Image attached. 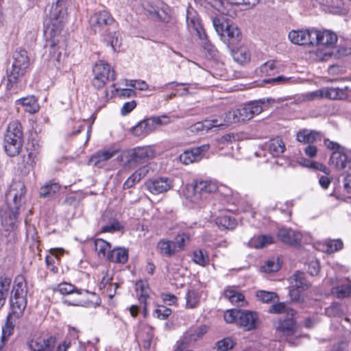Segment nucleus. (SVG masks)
I'll list each match as a JSON object with an SVG mask.
<instances>
[{
  "instance_id": "nucleus-1",
  "label": "nucleus",
  "mask_w": 351,
  "mask_h": 351,
  "mask_svg": "<svg viewBox=\"0 0 351 351\" xmlns=\"http://www.w3.org/2000/svg\"><path fill=\"white\" fill-rule=\"evenodd\" d=\"M12 278L6 274H0V310L10 298L12 313L10 318H20L27 306V282L23 276H17L12 285Z\"/></svg>"
},
{
  "instance_id": "nucleus-2",
  "label": "nucleus",
  "mask_w": 351,
  "mask_h": 351,
  "mask_svg": "<svg viewBox=\"0 0 351 351\" xmlns=\"http://www.w3.org/2000/svg\"><path fill=\"white\" fill-rule=\"evenodd\" d=\"M26 188L23 182L15 181L5 193L7 205L0 208V223L5 231L14 229L18 217L24 210Z\"/></svg>"
},
{
  "instance_id": "nucleus-3",
  "label": "nucleus",
  "mask_w": 351,
  "mask_h": 351,
  "mask_svg": "<svg viewBox=\"0 0 351 351\" xmlns=\"http://www.w3.org/2000/svg\"><path fill=\"white\" fill-rule=\"evenodd\" d=\"M67 0H57L53 3L49 14V18L45 22L44 35L47 40L56 39L62 32L64 19L67 15Z\"/></svg>"
},
{
  "instance_id": "nucleus-4",
  "label": "nucleus",
  "mask_w": 351,
  "mask_h": 351,
  "mask_svg": "<svg viewBox=\"0 0 351 351\" xmlns=\"http://www.w3.org/2000/svg\"><path fill=\"white\" fill-rule=\"evenodd\" d=\"M270 101L269 99L252 101L241 108L226 112L223 121H221L223 123L222 126L243 123L252 119L254 115L261 113Z\"/></svg>"
},
{
  "instance_id": "nucleus-5",
  "label": "nucleus",
  "mask_w": 351,
  "mask_h": 351,
  "mask_svg": "<svg viewBox=\"0 0 351 351\" xmlns=\"http://www.w3.org/2000/svg\"><path fill=\"white\" fill-rule=\"evenodd\" d=\"M13 62L11 70H7V88L12 90L26 72L29 60L27 52L23 49H16L13 53Z\"/></svg>"
},
{
  "instance_id": "nucleus-6",
  "label": "nucleus",
  "mask_w": 351,
  "mask_h": 351,
  "mask_svg": "<svg viewBox=\"0 0 351 351\" xmlns=\"http://www.w3.org/2000/svg\"><path fill=\"white\" fill-rule=\"evenodd\" d=\"M154 150L150 146L136 147L125 151L117 157L123 167L134 169L154 157Z\"/></svg>"
},
{
  "instance_id": "nucleus-7",
  "label": "nucleus",
  "mask_w": 351,
  "mask_h": 351,
  "mask_svg": "<svg viewBox=\"0 0 351 351\" xmlns=\"http://www.w3.org/2000/svg\"><path fill=\"white\" fill-rule=\"evenodd\" d=\"M136 10L154 21L169 22L170 20V8L160 0H143Z\"/></svg>"
},
{
  "instance_id": "nucleus-8",
  "label": "nucleus",
  "mask_w": 351,
  "mask_h": 351,
  "mask_svg": "<svg viewBox=\"0 0 351 351\" xmlns=\"http://www.w3.org/2000/svg\"><path fill=\"white\" fill-rule=\"evenodd\" d=\"M217 190L218 186L216 182L212 180H198L193 184L186 185L184 195L190 202L197 204L217 192Z\"/></svg>"
},
{
  "instance_id": "nucleus-9",
  "label": "nucleus",
  "mask_w": 351,
  "mask_h": 351,
  "mask_svg": "<svg viewBox=\"0 0 351 351\" xmlns=\"http://www.w3.org/2000/svg\"><path fill=\"white\" fill-rule=\"evenodd\" d=\"M213 26L220 36L221 39L226 43L228 48L237 47L240 45L242 35L238 27L233 24L229 23L223 19L215 17L213 19Z\"/></svg>"
},
{
  "instance_id": "nucleus-10",
  "label": "nucleus",
  "mask_w": 351,
  "mask_h": 351,
  "mask_svg": "<svg viewBox=\"0 0 351 351\" xmlns=\"http://www.w3.org/2000/svg\"><path fill=\"white\" fill-rule=\"evenodd\" d=\"M227 323H236L237 325L243 327L245 330L256 329L259 324V319L256 312L232 308L228 310L223 316Z\"/></svg>"
},
{
  "instance_id": "nucleus-11",
  "label": "nucleus",
  "mask_w": 351,
  "mask_h": 351,
  "mask_svg": "<svg viewBox=\"0 0 351 351\" xmlns=\"http://www.w3.org/2000/svg\"><path fill=\"white\" fill-rule=\"evenodd\" d=\"M95 75L92 83L95 88H103L108 81H114L116 78L114 71L111 69L110 64L104 61L95 63L93 69Z\"/></svg>"
},
{
  "instance_id": "nucleus-12",
  "label": "nucleus",
  "mask_w": 351,
  "mask_h": 351,
  "mask_svg": "<svg viewBox=\"0 0 351 351\" xmlns=\"http://www.w3.org/2000/svg\"><path fill=\"white\" fill-rule=\"evenodd\" d=\"M58 291L62 295L77 296L74 299H65L64 302L69 305L83 306L87 300V296L89 294L94 295L93 292H90L86 289H77L74 285L62 282L58 285Z\"/></svg>"
},
{
  "instance_id": "nucleus-13",
  "label": "nucleus",
  "mask_w": 351,
  "mask_h": 351,
  "mask_svg": "<svg viewBox=\"0 0 351 351\" xmlns=\"http://www.w3.org/2000/svg\"><path fill=\"white\" fill-rule=\"evenodd\" d=\"M114 23V19L107 11H101L93 14L89 19L90 29L95 33L105 35L109 26Z\"/></svg>"
},
{
  "instance_id": "nucleus-14",
  "label": "nucleus",
  "mask_w": 351,
  "mask_h": 351,
  "mask_svg": "<svg viewBox=\"0 0 351 351\" xmlns=\"http://www.w3.org/2000/svg\"><path fill=\"white\" fill-rule=\"evenodd\" d=\"M56 338L52 335L35 337L27 341L31 351H54Z\"/></svg>"
},
{
  "instance_id": "nucleus-15",
  "label": "nucleus",
  "mask_w": 351,
  "mask_h": 351,
  "mask_svg": "<svg viewBox=\"0 0 351 351\" xmlns=\"http://www.w3.org/2000/svg\"><path fill=\"white\" fill-rule=\"evenodd\" d=\"M313 46L333 47L337 41V35L327 29L318 30L313 28Z\"/></svg>"
},
{
  "instance_id": "nucleus-16",
  "label": "nucleus",
  "mask_w": 351,
  "mask_h": 351,
  "mask_svg": "<svg viewBox=\"0 0 351 351\" xmlns=\"http://www.w3.org/2000/svg\"><path fill=\"white\" fill-rule=\"evenodd\" d=\"M49 46L48 62L49 64L59 68L61 64L62 53L64 51V43L63 40H47Z\"/></svg>"
},
{
  "instance_id": "nucleus-17",
  "label": "nucleus",
  "mask_w": 351,
  "mask_h": 351,
  "mask_svg": "<svg viewBox=\"0 0 351 351\" xmlns=\"http://www.w3.org/2000/svg\"><path fill=\"white\" fill-rule=\"evenodd\" d=\"M207 332L208 326L206 325L191 327L184 332L182 339L179 341L180 345L186 347L202 338Z\"/></svg>"
},
{
  "instance_id": "nucleus-18",
  "label": "nucleus",
  "mask_w": 351,
  "mask_h": 351,
  "mask_svg": "<svg viewBox=\"0 0 351 351\" xmlns=\"http://www.w3.org/2000/svg\"><path fill=\"white\" fill-rule=\"evenodd\" d=\"M119 152V149L110 147L97 151L88 160V165L103 167L106 162Z\"/></svg>"
},
{
  "instance_id": "nucleus-19",
  "label": "nucleus",
  "mask_w": 351,
  "mask_h": 351,
  "mask_svg": "<svg viewBox=\"0 0 351 351\" xmlns=\"http://www.w3.org/2000/svg\"><path fill=\"white\" fill-rule=\"evenodd\" d=\"M147 189L152 194L157 195L167 192L173 186L172 181L168 178H159L145 183Z\"/></svg>"
},
{
  "instance_id": "nucleus-20",
  "label": "nucleus",
  "mask_w": 351,
  "mask_h": 351,
  "mask_svg": "<svg viewBox=\"0 0 351 351\" xmlns=\"http://www.w3.org/2000/svg\"><path fill=\"white\" fill-rule=\"evenodd\" d=\"M289 38L292 43L295 45L313 46V28L292 30L289 34Z\"/></svg>"
},
{
  "instance_id": "nucleus-21",
  "label": "nucleus",
  "mask_w": 351,
  "mask_h": 351,
  "mask_svg": "<svg viewBox=\"0 0 351 351\" xmlns=\"http://www.w3.org/2000/svg\"><path fill=\"white\" fill-rule=\"evenodd\" d=\"M39 146L32 144V147H27L25 154L21 156V162L19 163L24 168V172L28 173L36 165L39 154Z\"/></svg>"
},
{
  "instance_id": "nucleus-22",
  "label": "nucleus",
  "mask_w": 351,
  "mask_h": 351,
  "mask_svg": "<svg viewBox=\"0 0 351 351\" xmlns=\"http://www.w3.org/2000/svg\"><path fill=\"white\" fill-rule=\"evenodd\" d=\"M278 238L284 243L295 246L300 244L302 234L291 228H282L278 231Z\"/></svg>"
},
{
  "instance_id": "nucleus-23",
  "label": "nucleus",
  "mask_w": 351,
  "mask_h": 351,
  "mask_svg": "<svg viewBox=\"0 0 351 351\" xmlns=\"http://www.w3.org/2000/svg\"><path fill=\"white\" fill-rule=\"evenodd\" d=\"M293 317L287 316L285 319H279L278 325L276 326V331L282 336L289 337L296 332L298 325Z\"/></svg>"
},
{
  "instance_id": "nucleus-24",
  "label": "nucleus",
  "mask_w": 351,
  "mask_h": 351,
  "mask_svg": "<svg viewBox=\"0 0 351 351\" xmlns=\"http://www.w3.org/2000/svg\"><path fill=\"white\" fill-rule=\"evenodd\" d=\"M223 123L217 119H206L202 122H197L191 125L188 130L193 134H203L208 132L213 128L222 127Z\"/></svg>"
},
{
  "instance_id": "nucleus-25",
  "label": "nucleus",
  "mask_w": 351,
  "mask_h": 351,
  "mask_svg": "<svg viewBox=\"0 0 351 351\" xmlns=\"http://www.w3.org/2000/svg\"><path fill=\"white\" fill-rule=\"evenodd\" d=\"M22 140H12L10 138H3V148L5 154L10 157H14L20 154L23 146Z\"/></svg>"
},
{
  "instance_id": "nucleus-26",
  "label": "nucleus",
  "mask_w": 351,
  "mask_h": 351,
  "mask_svg": "<svg viewBox=\"0 0 351 351\" xmlns=\"http://www.w3.org/2000/svg\"><path fill=\"white\" fill-rule=\"evenodd\" d=\"M296 139L304 144L311 145L314 142L321 141L322 135L317 131L304 129L297 133Z\"/></svg>"
},
{
  "instance_id": "nucleus-27",
  "label": "nucleus",
  "mask_w": 351,
  "mask_h": 351,
  "mask_svg": "<svg viewBox=\"0 0 351 351\" xmlns=\"http://www.w3.org/2000/svg\"><path fill=\"white\" fill-rule=\"evenodd\" d=\"M4 138L24 141L23 127L18 120L12 121L8 124Z\"/></svg>"
},
{
  "instance_id": "nucleus-28",
  "label": "nucleus",
  "mask_w": 351,
  "mask_h": 351,
  "mask_svg": "<svg viewBox=\"0 0 351 351\" xmlns=\"http://www.w3.org/2000/svg\"><path fill=\"white\" fill-rule=\"evenodd\" d=\"M153 131V122L149 119L141 121L130 129L131 133L138 137L145 136Z\"/></svg>"
},
{
  "instance_id": "nucleus-29",
  "label": "nucleus",
  "mask_w": 351,
  "mask_h": 351,
  "mask_svg": "<svg viewBox=\"0 0 351 351\" xmlns=\"http://www.w3.org/2000/svg\"><path fill=\"white\" fill-rule=\"evenodd\" d=\"M290 284L291 287L295 289L298 291H303L310 287L311 285L305 278L304 272L297 271L290 278Z\"/></svg>"
},
{
  "instance_id": "nucleus-30",
  "label": "nucleus",
  "mask_w": 351,
  "mask_h": 351,
  "mask_svg": "<svg viewBox=\"0 0 351 351\" xmlns=\"http://www.w3.org/2000/svg\"><path fill=\"white\" fill-rule=\"evenodd\" d=\"M348 91H351V88L348 86H345L343 88L327 87V99L333 100L348 99L351 101V97L349 96Z\"/></svg>"
},
{
  "instance_id": "nucleus-31",
  "label": "nucleus",
  "mask_w": 351,
  "mask_h": 351,
  "mask_svg": "<svg viewBox=\"0 0 351 351\" xmlns=\"http://www.w3.org/2000/svg\"><path fill=\"white\" fill-rule=\"evenodd\" d=\"M330 162L338 169H344L350 162V158L343 152V149L334 151L330 158Z\"/></svg>"
},
{
  "instance_id": "nucleus-32",
  "label": "nucleus",
  "mask_w": 351,
  "mask_h": 351,
  "mask_svg": "<svg viewBox=\"0 0 351 351\" xmlns=\"http://www.w3.org/2000/svg\"><path fill=\"white\" fill-rule=\"evenodd\" d=\"M231 55L235 62L242 64L250 62L251 55L249 50L245 47H232L229 48Z\"/></svg>"
},
{
  "instance_id": "nucleus-33",
  "label": "nucleus",
  "mask_w": 351,
  "mask_h": 351,
  "mask_svg": "<svg viewBox=\"0 0 351 351\" xmlns=\"http://www.w3.org/2000/svg\"><path fill=\"white\" fill-rule=\"evenodd\" d=\"M157 249L163 256L171 257L178 252L173 241L162 239L157 244Z\"/></svg>"
},
{
  "instance_id": "nucleus-34",
  "label": "nucleus",
  "mask_w": 351,
  "mask_h": 351,
  "mask_svg": "<svg viewBox=\"0 0 351 351\" xmlns=\"http://www.w3.org/2000/svg\"><path fill=\"white\" fill-rule=\"evenodd\" d=\"M15 104L16 106H23L26 112L31 114L35 113L39 110L37 100L33 95L17 99Z\"/></svg>"
},
{
  "instance_id": "nucleus-35",
  "label": "nucleus",
  "mask_w": 351,
  "mask_h": 351,
  "mask_svg": "<svg viewBox=\"0 0 351 351\" xmlns=\"http://www.w3.org/2000/svg\"><path fill=\"white\" fill-rule=\"evenodd\" d=\"M332 293L337 298H345L351 295V282L346 278L332 289Z\"/></svg>"
},
{
  "instance_id": "nucleus-36",
  "label": "nucleus",
  "mask_w": 351,
  "mask_h": 351,
  "mask_svg": "<svg viewBox=\"0 0 351 351\" xmlns=\"http://www.w3.org/2000/svg\"><path fill=\"white\" fill-rule=\"evenodd\" d=\"M128 259V251L125 248H115L108 253L107 260L116 263L124 264Z\"/></svg>"
},
{
  "instance_id": "nucleus-37",
  "label": "nucleus",
  "mask_w": 351,
  "mask_h": 351,
  "mask_svg": "<svg viewBox=\"0 0 351 351\" xmlns=\"http://www.w3.org/2000/svg\"><path fill=\"white\" fill-rule=\"evenodd\" d=\"M274 242V239L272 236L263 234L252 238L248 242V245L250 247L260 249L265 247Z\"/></svg>"
},
{
  "instance_id": "nucleus-38",
  "label": "nucleus",
  "mask_w": 351,
  "mask_h": 351,
  "mask_svg": "<svg viewBox=\"0 0 351 351\" xmlns=\"http://www.w3.org/2000/svg\"><path fill=\"white\" fill-rule=\"evenodd\" d=\"M224 297L229 300V301L237 306H243L244 303V295L236 291L232 287H228L224 290Z\"/></svg>"
},
{
  "instance_id": "nucleus-39",
  "label": "nucleus",
  "mask_w": 351,
  "mask_h": 351,
  "mask_svg": "<svg viewBox=\"0 0 351 351\" xmlns=\"http://www.w3.org/2000/svg\"><path fill=\"white\" fill-rule=\"evenodd\" d=\"M60 191V185L56 182H49L40 187V196L44 198H51Z\"/></svg>"
},
{
  "instance_id": "nucleus-40",
  "label": "nucleus",
  "mask_w": 351,
  "mask_h": 351,
  "mask_svg": "<svg viewBox=\"0 0 351 351\" xmlns=\"http://www.w3.org/2000/svg\"><path fill=\"white\" fill-rule=\"evenodd\" d=\"M260 69L262 74L272 75L282 70V65L278 61L269 60L263 64Z\"/></svg>"
},
{
  "instance_id": "nucleus-41",
  "label": "nucleus",
  "mask_w": 351,
  "mask_h": 351,
  "mask_svg": "<svg viewBox=\"0 0 351 351\" xmlns=\"http://www.w3.org/2000/svg\"><path fill=\"white\" fill-rule=\"evenodd\" d=\"M269 312L276 314L285 313L287 316H294L296 313L295 310L288 306L284 302H279L271 305L269 307Z\"/></svg>"
},
{
  "instance_id": "nucleus-42",
  "label": "nucleus",
  "mask_w": 351,
  "mask_h": 351,
  "mask_svg": "<svg viewBox=\"0 0 351 351\" xmlns=\"http://www.w3.org/2000/svg\"><path fill=\"white\" fill-rule=\"evenodd\" d=\"M268 149L271 154L278 157L285 152V145L281 139H272L269 143Z\"/></svg>"
},
{
  "instance_id": "nucleus-43",
  "label": "nucleus",
  "mask_w": 351,
  "mask_h": 351,
  "mask_svg": "<svg viewBox=\"0 0 351 351\" xmlns=\"http://www.w3.org/2000/svg\"><path fill=\"white\" fill-rule=\"evenodd\" d=\"M200 302V295L195 289H189L186 295V306L188 308H195Z\"/></svg>"
},
{
  "instance_id": "nucleus-44",
  "label": "nucleus",
  "mask_w": 351,
  "mask_h": 351,
  "mask_svg": "<svg viewBox=\"0 0 351 351\" xmlns=\"http://www.w3.org/2000/svg\"><path fill=\"white\" fill-rule=\"evenodd\" d=\"M136 291L139 302L145 305L147 299L149 297V288L147 283L142 280L138 281L136 283Z\"/></svg>"
},
{
  "instance_id": "nucleus-45",
  "label": "nucleus",
  "mask_w": 351,
  "mask_h": 351,
  "mask_svg": "<svg viewBox=\"0 0 351 351\" xmlns=\"http://www.w3.org/2000/svg\"><path fill=\"white\" fill-rule=\"evenodd\" d=\"M111 245L109 243L101 239H97L95 241V248L98 256L107 259V255L110 252Z\"/></svg>"
},
{
  "instance_id": "nucleus-46",
  "label": "nucleus",
  "mask_w": 351,
  "mask_h": 351,
  "mask_svg": "<svg viewBox=\"0 0 351 351\" xmlns=\"http://www.w3.org/2000/svg\"><path fill=\"white\" fill-rule=\"evenodd\" d=\"M216 223L218 226L224 229H234L237 226L236 220L234 217L223 215H221L216 219Z\"/></svg>"
},
{
  "instance_id": "nucleus-47",
  "label": "nucleus",
  "mask_w": 351,
  "mask_h": 351,
  "mask_svg": "<svg viewBox=\"0 0 351 351\" xmlns=\"http://www.w3.org/2000/svg\"><path fill=\"white\" fill-rule=\"evenodd\" d=\"M187 25L190 31L195 32L199 38H203V36H205L204 29L198 19L187 18Z\"/></svg>"
},
{
  "instance_id": "nucleus-48",
  "label": "nucleus",
  "mask_w": 351,
  "mask_h": 351,
  "mask_svg": "<svg viewBox=\"0 0 351 351\" xmlns=\"http://www.w3.org/2000/svg\"><path fill=\"white\" fill-rule=\"evenodd\" d=\"M343 243L341 239H330L325 242L324 251L328 254L334 253L343 248Z\"/></svg>"
},
{
  "instance_id": "nucleus-49",
  "label": "nucleus",
  "mask_w": 351,
  "mask_h": 351,
  "mask_svg": "<svg viewBox=\"0 0 351 351\" xmlns=\"http://www.w3.org/2000/svg\"><path fill=\"white\" fill-rule=\"evenodd\" d=\"M193 261L202 266H206L209 263V257L205 250H198L193 252Z\"/></svg>"
},
{
  "instance_id": "nucleus-50",
  "label": "nucleus",
  "mask_w": 351,
  "mask_h": 351,
  "mask_svg": "<svg viewBox=\"0 0 351 351\" xmlns=\"http://www.w3.org/2000/svg\"><path fill=\"white\" fill-rule=\"evenodd\" d=\"M234 346L235 342L231 337H226L216 343L215 348L217 351H228L232 349Z\"/></svg>"
},
{
  "instance_id": "nucleus-51",
  "label": "nucleus",
  "mask_w": 351,
  "mask_h": 351,
  "mask_svg": "<svg viewBox=\"0 0 351 351\" xmlns=\"http://www.w3.org/2000/svg\"><path fill=\"white\" fill-rule=\"evenodd\" d=\"M258 299L264 303H270L278 299V295L275 292L260 290L256 292Z\"/></svg>"
},
{
  "instance_id": "nucleus-52",
  "label": "nucleus",
  "mask_w": 351,
  "mask_h": 351,
  "mask_svg": "<svg viewBox=\"0 0 351 351\" xmlns=\"http://www.w3.org/2000/svg\"><path fill=\"white\" fill-rule=\"evenodd\" d=\"M209 144H204L201 146L190 149V151L193 154V157L195 158V162L200 160L206 154V153L209 150Z\"/></svg>"
},
{
  "instance_id": "nucleus-53",
  "label": "nucleus",
  "mask_w": 351,
  "mask_h": 351,
  "mask_svg": "<svg viewBox=\"0 0 351 351\" xmlns=\"http://www.w3.org/2000/svg\"><path fill=\"white\" fill-rule=\"evenodd\" d=\"M189 236L186 233L178 234L173 240L178 252L184 250L186 242L189 241Z\"/></svg>"
},
{
  "instance_id": "nucleus-54",
  "label": "nucleus",
  "mask_w": 351,
  "mask_h": 351,
  "mask_svg": "<svg viewBox=\"0 0 351 351\" xmlns=\"http://www.w3.org/2000/svg\"><path fill=\"white\" fill-rule=\"evenodd\" d=\"M171 310L165 306H160L154 311L153 315L160 319H166L171 315Z\"/></svg>"
},
{
  "instance_id": "nucleus-55",
  "label": "nucleus",
  "mask_w": 351,
  "mask_h": 351,
  "mask_svg": "<svg viewBox=\"0 0 351 351\" xmlns=\"http://www.w3.org/2000/svg\"><path fill=\"white\" fill-rule=\"evenodd\" d=\"M149 120L152 121L153 122V130L154 131L156 128V126L167 125L168 123H169L171 121L170 118L165 115L160 116V117H151V118H149Z\"/></svg>"
},
{
  "instance_id": "nucleus-56",
  "label": "nucleus",
  "mask_w": 351,
  "mask_h": 351,
  "mask_svg": "<svg viewBox=\"0 0 351 351\" xmlns=\"http://www.w3.org/2000/svg\"><path fill=\"white\" fill-rule=\"evenodd\" d=\"M327 87L323 88L315 91L308 93L306 95V98L308 100H313L317 98H327Z\"/></svg>"
},
{
  "instance_id": "nucleus-57",
  "label": "nucleus",
  "mask_w": 351,
  "mask_h": 351,
  "mask_svg": "<svg viewBox=\"0 0 351 351\" xmlns=\"http://www.w3.org/2000/svg\"><path fill=\"white\" fill-rule=\"evenodd\" d=\"M259 0H220V2L223 3L226 2L231 5H245L249 7H252L258 3Z\"/></svg>"
},
{
  "instance_id": "nucleus-58",
  "label": "nucleus",
  "mask_w": 351,
  "mask_h": 351,
  "mask_svg": "<svg viewBox=\"0 0 351 351\" xmlns=\"http://www.w3.org/2000/svg\"><path fill=\"white\" fill-rule=\"evenodd\" d=\"M199 39L202 40L201 44L203 48L209 53V55L215 56L216 52L215 48L207 39V36L205 34V36H203V38H199Z\"/></svg>"
},
{
  "instance_id": "nucleus-59",
  "label": "nucleus",
  "mask_w": 351,
  "mask_h": 351,
  "mask_svg": "<svg viewBox=\"0 0 351 351\" xmlns=\"http://www.w3.org/2000/svg\"><path fill=\"white\" fill-rule=\"evenodd\" d=\"M307 271L311 276H317L320 271V264L317 260H312L307 264Z\"/></svg>"
},
{
  "instance_id": "nucleus-60",
  "label": "nucleus",
  "mask_w": 351,
  "mask_h": 351,
  "mask_svg": "<svg viewBox=\"0 0 351 351\" xmlns=\"http://www.w3.org/2000/svg\"><path fill=\"white\" fill-rule=\"evenodd\" d=\"M126 85L140 90L148 89V84L143 80H126Z\"/></svg>"
},
{
  "instance_id": "nucleus-61",
  "label": "nucleus",
  "mask_w": 351,
  "mask_h": 351,
  "mask_svg": "<svg viewBox=\"0 0 351 351\" xmlns=\"http://www.w3.org/2000/svg\"><path fill=\"white\" fill-rule=\"evenodd\" d=\"M292 80L291 77H285L283 75H279L276 77L265 80V83L275 84H285L290 82Z\"/></svg>"
},
{
  "instance_id": "nucleus-62",
  "label": "nucleus",
  "mask_w": 351,
  "mask_h": 351,
  "mask_svg": "<svg viewBox=\"0 0 351 351\" xmlns=\"http://www.w3.org/2000/svg\"><path fill=\"white\" fill-rule=\"evenodd\" d=\"M280 266L276 263L274 261H267L263 266L261 267L262 270L266 273L276 271L279 269Z\"/></svg>"
},
{
  "instance_id": "nucleus-63",
  "label": "nucleus",
  "mask_w": 351,
  "mask_h": 351,
  "mask_svg": "<svg viewBox=\"0 0 351 351\" xmlns=\"http://www.w3.org/2000/svg\"><path fill=\"white\" fill-rule=\"evenodd\" d=\"M122 226L119 221H115L110 225L104 226L101 228L102 232H114L119 231L122 228Z\"/></svg>"
},
{
  "instance_id": "nucleus-64",
  "label": "nucleus",
  "mask_w": 351,
  "mask_h": 351,
  "mask_svg": "<svg viewBox=\"0 0 351 351\" xmlns=\"http://www.w3.org/2000/svg\"><path fill=\"white\" fill-rule=\"evenodd\" d=\"M110 45L114 51H117L119 49L121 43V38L120 37V34L118 32H114L110 36Z\"/></svg>"
}]
</instances>
